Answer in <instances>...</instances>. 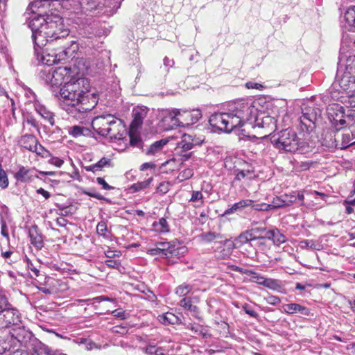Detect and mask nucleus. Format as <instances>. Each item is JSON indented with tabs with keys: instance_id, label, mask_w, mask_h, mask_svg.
Masks as SVG:
<instances>
[{
	"instance_id": "nucleus-1",
	"label": "nucleus",
	"mask_w": 355,
	"mask_h": 355,
	"mask_svg": "<svg viewBox=\"0 0 355 355\" xmlns=\"http://www.w3.org/2000/svg\"><path fill=\"white\" fill-rule=\"evenodd\" d=\"M89 88V83L85 78L67 82L59 92L62 108L76 119L93 110L97 100L94 94H88Z\"/></svg>"
},
{
	"instance_id": "nucleus-2",
	"label": "nucleus",
	"mask_w": 355,
	"mask_h": 355,
	"mask_svg": "<svg viewBox=\"0 0 355 355\" xmlns=\"http://www.w3.org/2000/svg\"><path fill=\"white\" fill-rule=\"evenodd\" d=\"M328 97L326 96H312V103H314L315 121H318L322 112L326 108L327 118L336 130L338 131L346 126L345 119L346 114L345 109L339 104L334 103L327 107Z\"/></svg>"
},
{
	"instance_id": "nucleus-3",
	"label": "nucleus",
	"mask_w": 355,
	"mask_h": 355,
	"mask_svg": "<svg viewBox=\"0 0 355 355\" xmlns=\"http://www.w3.org/2000/svg\"><path fill=\"white\" fill-rule=\"evenodd\" d=\"M257 109L252 103L246 100L241 99L234 102V107L230 111L234 118L237 119L238 128L242 127L245 123L250 121L256 115Z\"/></svg>"
},
{
	"instance_id": "nucleus-4",
	"label": "nucleus",
	"mask_w": 355,
	"mask_h": 355,
	"mask_svg": "<svg viewBox=\"0 0 355 355\" xmlns=\"http://www.w3.org/2000/svg\"><path fill=\"white\" fill-rule=\"evenodd\" d=\"M237 119L230 112H216L211 114L209 123L214 132L230 133L237 128Z\"/></svg>"
},
{
	"instance_id": "nucleus-5",
	"label": "nucleus",
	"mask_w": 355,
	"mask_h": 355,
	"mask_svg": "<svg viewBox=\"0 0 355 355\" xmlns=\"http://www.w3.org/2000/svg\"><path fill=\"white\" fill-rule=\"evenodd\" d=\"M44 33L49 35L53 40H63L69 35V30L64 28L62 18L55 15L52 17H47L44 23Z\"/></svg>"
},
{
	"instance_id": "nucleus-6",
	"label": "nucleus",
	"mask_w": 355,
	"mask_h": 355,
	"mask_svg": "<svg viewBox=\"0 0 355 355\" xmlns=\"http://www.w3.org/2000/svg\"><path fill=\"white\" fill-rule=\"evenodd\" d=\"M337 81L338 79L347 78L350 83H355V55L340 53L338 62V70L336 74Z\"/></svg>"
},
{
	"instance_id": "nucleus-7",
	"label": "nucleus",
	"mask_w": 355,
	"mask_h": 355,
	"mask_svg": "<svg viewBox=\"0 0 355 355\" xmlns=\"http://www.w3.org/2000/svg\"><path fill=\"white\" fill-rule=\"evenodd\" d=\"M29 26L32 30V40L34 43V51L39 59V54L44 53V49L47 44H51L53 42L49 35L44 33V27L42 24L37 28H35V21L30 22Z\"/></svg>"
},
{
	"instance_id": "nucleus-8",
	"label": "nucleus",
	"mask_w": 355,
	"mask_h": 355,
	"mask_svg": "<svg viewBox=\"0 0 355 355\" xmlns=\"http://www.w3.org/2000/svg\"><path fill=\"white\" fill-rule=\"evenodd\" d=\"M31 337L32 334L30 331L23 326H19L9 331L8 336L4 340V344L9 345V349L20 345L26 346Z\"/></svg>"
},
{
	"instance_id": "nucleus-9",
	"label": "nucleus",
	"mask_w": 355,
	"mask_h": 355,
	"mask_svg": "<svg viewBox=\"0 0 355 355\" xmlns=\"http://www.w3.org/2000/svg\"><path fill=\"white\" fill-rule=\"evenodd\" d=\"M254 118L253 127L261 130V137H266L276 130V120L274 117L264 113H256Z\"/></svg>"
},
{
	"instance_id": "nucleus-10",
	"label": "nucleus",
	"mask_w": 355,
	"mask_h": 355,
	"mask_svg": "<svg viewBox=\"0 0 355 355\" xmlns=\"http://www.w3.org/2000/svg\"><path fill=\"white\" fill-rule=\"evenodd\" d=\"M277 148L291 152L297 148V140L295 132L291 129H285L279 132V135L275 141Z\"/></svg>"
},
{
	"instance_id": "nucleus-11",
	"label": "nucleus",
	"mask_w": 355,
	"mask_h": 355,
	"mask_svg": "<svg viewBox=\"0 0 355 355\" xmlns=\"http://www.w3.org/2000/svg\"><path fill=\"white\" fill-rule=\"evenodd\" d=\"M71 69L67 67H58L49 71L46 76V81L52 87L61 85L71 76Z\"/></svg>"
},
{
	"instance_id": "nucleus-12",
	"label": "nucleus",
	"mask_w": 355,
	"mask_h": 355,
	"mask_svg": "<svg viewBox=\"0 0 355 355\" xmlns=\"http://www.w3.org/2000/svg\"><path fill=\"white\" fill-rule=\"evenodd\" d=\"M37 288L45 294H57L64 292L67 286L60 279L47 277L44 282L40 281V286H37Z\"/></svg>"
},
{
	"instance_id": "nucleus-13",
	"label": "nucleus",
	"mask_w": 355,
	"mask_h": 355,
	"mask_svg": "<svg viewBox=\"0 0 355 355\" xmlns=\"http://www.w3.org/2000/svg\"><path fill=\"white\" fill-rule=\"evenodd\" d=\"M21 322V315L18 309L12 305L0 311V328H9L17 326Z\"/></svg>"
},
{
	"instance_id": "nucleus-14",
	"label": "nucleus",
	"mask_w": 355,
	"mask_h": 355,
	"mask_svg": "<svg viewBox=\"0 0 355 355\" xmlns=\"http://www.w3.org/2000/svg\"><path fill=\"white\" fill-rule=\"evenodd\" d=\"M114 115L111 114H103L95 116L92 121V127L93 130L99 135L107 137L109 128L114 120Z\"/></svg>"
},
{
	"instance_id": "nucleus-15",
	"label": "nucleus",
	"mask_w": 355,
	"mask_h": 355,
	"mask_svg": "<svg viewBox=\"0 0 355 355\" xmlns=\"http://www.w3.org/2000/svg\"><path fill=\"white\" fill-rule=\"evenodd\" d=\"M347 78L338 79V85L341 89L345 92L342 96V102L348 107H355V83H350Z\"/></svg>"
},
{
	"instance_id": "nucleus-16",
	"label": "nucleus",
	"mask_w": 355,
	"mask_h": 355,
	"mask_svg": "<svg viewBox=\"0 0 355 355\" xmlns=\"http://www.w3.org/2000/svg\"><path fill=\"white\" fill-rule=\"evenodd\" d=\"M177 113L179 114L178 121L180 126H189L193 125L198 121L201 118L202 114L199 110H177Z\"/></svg>"
},
{
	"instance_id": "nucleus-17",
	"label": "nucleus",
	"mask_w": 355,
	"mask_h": 355,
	"mask_svg": "<svg viewBox=\"0 0 355 355\" xmlns=\"http://www.w3.org/2000/svg\"><path fill=\"white\" fill-rule=\"evenodd\" d=\"M127 135V130L123 121L114 116V120L112 122L109 130L108 135L111 140L123 139Z\"/></svg>"
},
{
	"instance_id": "nucleus-18",
	"label": "nucleus",
	"mask_w": 355,
	"mask_h": 355,
	"mask_svg": "<svg viewBox=\"0 0 355 355\" xmlns=\"http://www.w3.org/2000/svg\"><path fill=\"white\" fill-rule=\"evenodd\" d=\"M15 179L19 182H30L38 176L35 172V168L19 166V170L14 174Z\"/></svg>"
},
{
	"instance_id": "nucleus-19",
	"label": "nucleus",
	"mask_w": 355,
	"mask_h": 355,
	"mask_svg": "<svg viewBox=\"0 0 355 355\" xmlns=\"http://www.w3.org/2000/svg\"><path fill=\"white\" fill-rule=\"evenodd\" d=\"M286 193L276 196L273 198L272 204L260 203L257 204L255 206V210L257 211H268L274 208H280L283 207H287L286 201Z\"/></svg>"
},
{
	"instance_id": "nucleus-20",
	"label": "nucleus",
	"mask_w": 355,
	"mask_h": 355,
	"mask_svg": "<svg viewBox=\"0 0 355 355\" xmlns=\"http://www.w3.org/2000/svg\"><path fill=\"white\" fill-rule=\"evenodd\" d=\"M177 110H166L163 112L162 121L166 129H173L175 127L180 126V122L178 119H179V114L177 113Z\"/></svg>"
},
{
	"instance_id": "nucleus-21",
	"label": "nucleus",
	"mask_w": 355,
	"mask_h": 355,
	"mask_svg": "<svg viewBox=\"0 0 355 355\" xmlns=\"http://www.w3.org/2000/svg\"><path fill=\"white\" fill-rule=\"evenodd\" d=\"M156 246L162 252L165 259L178 258L180 248H176L174 244L169 242H159L156 243Z\"/></svg>"
},
{
	"instance_id": "nucleus-22",
	"label": "nucleus",
	"mask_w": 355,
	"mask_h": 355,
	"mask_svg": "<svg viewBox=\"0 0 355 355\" xmlns=\"http://www.w3.org/2000/svg\"><path fill=\"white\" fill-rule=\"evenodd\" d=\"M148 108L146 106H137L132 110L133 120L131 122L130 127L137 128L143 123L144 119L146 117Z\"/></svg>"
},
{
	"instance_id": "nucleus-23",
	"label": "nucleus",
	"mask_w": 355,
	"mask_h": 355,
	"mask_svg": "<svg viewBox=\"0 0 355 355\" xmlns=\"http://www.w3.org/2000/svg\"><path fill=\"white\" fill-rule=\"evenodd\" d=\"M18 144L28 151L33 152V150H35L36 145L39 144V141L33 134H25L19 138Z\"/></svg>"
},
{
	"instance_id": "nucleus-24",
	"label": "nucleus",
	"mask_w": 355,
	"mask_h": 355,
	"mask_svg": "<svg viewBox=\"0 0 355 355\" xmlns=\"http://www.w3.org/2000/svg\"><path fill=\"white\" fill-rule=\"evenodd\" d=\"M31 243L37 249L40 250L44 245L43 236L37 225H33L29 229Z\"/></svg>"
},
{
	"instance_id": "nucleus-25",
	"label": "nucleus",
	"mask_w": 355,
	"mask_h": 355,
	"mask_svg": "<svg viewBox=\"0 0 355 355\" xmlns=\"http://www.w3.org/2000/svg\"><path fill=\"white\" fill-rule=\"evenodd\" d=\"M282 309L284 312L287 314L300 313L304 315L309 314V309L308 308L297 303L284 304Z\"/></svg>"
},
{
	"instance_id": "nucleus-26",
	"label": "nucleus",
	"mask_w": 355,
	"mask_h": 355,
	"mask_svg": "<svg viewBox=\"0 0 355 355\" xmlns=\"http://www.w3.org/2000/svg\"><path fill=\"white\" fill-rule=\"evenodd\" d=\"M265 239H268V240H272L273 243L275 245H280L286 242V236L280 232V231L277 229H272L267 231H265Z\"/></svg>"
},
{
	"instance_id": "nucleus-27",
	"label": "nucleus",
	"mask_w": 355,
	"mask_h": 355,
	"mask_svg": "<svg viewBox=\"0 0 355 355\" xmlns=\"http://www.w3.org/2000/svg\"><path fill=\"white\" fill-rule=\"evenodd\" d=\"M344 19L349 31H355V6H349L344 12Z\"/></svg>"
},
{
	"instance_id": "nucleus-28",
	"label": "nucleus",
	"mask_w": 355,
	"mask_h": 355,
	"mask_svg": "<svg viewBox=\"0 0 355 355\" xmlns=\"http://www.w3.org/2000/svg\"><path fill=\"white\" fill-rule=\"evenodd\" d=\"M168 142V140L162 139L159 141H155L152 144L149 148L146 150V154L149 156H154L158 153H160L164 147Z\"/></svg>"
},
{
	"instance_id": "nucleus-29",
	"label": "nucleus",
	"mask_w": 355,
	"mask_h": 355,
	"mask_svg": "<svg viewBox=\"0 0 355 355\" xmlns=\"http://www.w3.org/2000/svg\"><path fill=\"white\" fill-rule=\"evenodd\" d=\"M158 320L163 324H178L181 323V319L171 312H167L164 314L159 315Z\"/></svg>"
},
{
	"instance_id": "nucleus-30",
	"label": "nucleus",
	"mask_w": 355,
	"mask_h": 355,
	"mask_svg": "<svg viewBox=\"0 0 355 355\" xmlns=\"http://www.w3.org/2000/svg\"><path fill=\"white\" fill-rule=\"evenodd\" d=\"M257 204H254V201L252 200L246 199V200H240L238 202L234 203L232 207L227 209L225 211V214H230L233 213L234 211H236L239 209H241L243 208H245L246 207H251L254 209H255V206Z\"/></svg>"
},
{
	"instance_id": "nucleus-31",
	"label": "nucleus",
	"mask_w": 355,
	"mask_h": 355,
	"mask_svg": "<svg viewBox=\"0 0 355 355\" xmlns=\"http://www.w3.org/2000/svg\"><path fill=\"white\" fill-rule=\"evenodd\" d=\"M75 343L80 346H83V348L88 351L101 349V345L88 338H78L75 340Z\"/></svg>"
},
{
	"instance_id": "nucleus-32",
	"label": "nucleus",
	"mask_w": 355,
	"mask_h": 355,
	"mask_svg": "<svg viewBox=\"0 0 355 355\" xmlns=\"http://www.w3.org/2000/svg\"><path fill=\"white\" fill-rule=\"evenodd\" d=\"M30 125L31 128L35 129L39 132L40 127L38 121L35 116L29 112L23 113L22 114V126L23 130H26V125Z\"/></svg>"
},
{
	"instance_id": "nucleus-33",
	"label": "nucleus",
	"mask_w": 355,
	"mask_h": 355,
	"mask_svg": "<svg viewBox=\"0 0 355 355\" xmlns=\"http://www.w3.org/2000/svg\"><path fill=\"white\" fill-rule=\"evenodd\" d=\"M105 166H112V160L106 157H103L97 163L86 166L85 169L87 171L95 173L101 171L102 168Z\"/></svg>"
},
{
	"instance_id": "nucleus-34",
	"label": "nucleus",
	"mask_w": 355,
	"mask_h": 355,
	"mask_svg": "<svg viewBox=\"0 0 355 355\" xmlns=\"http://www.w3.org/2000/svg\"><path fill=\"white\" fill-rule=\"evenodd\" d=\"M37 112L49 123L53 126L55 125L54 114L42 105L35 106Z\"/></svg>"
},
{
	"instance_id": "nucleus-35",
	"label": "nucleus",
	"mask_w": 355,
	"mask_h": 355,
	"mask_svg": "<svg viewBox=\"0 0 355 355\" xmlns=\"http://www.w3.org/2000/svg\"><path fill=\"white\" fill-rule=\"evenodd\" d=\"M311 126V115L309 113H303L300 119L299 130L303 133L309 135V127Z\"/></svg>"
},
{
	"instance_id": "nucleus-36",
	"label": "nucleus",
	"mask_w": 355,
	"mask_h": 355,
	"mask_svg": "<svg viewBox=\"0 0 355 355\" xmlns=\"http://www.w3.org/2000/svg\"><path fill=\"white\" fill-rule=\"evenodd\" d=\"M153 229L157 233H167L170 231V227L166 219L161 218L157 221L153 223Z\"/></svg>"
},
{
	"instance_id": "nucleus-37",
	"label": "nucleus",
	"mask_w": 355,
	"mask_h": 355,
	"mask_svg": "<svg viewBox=\"0 0 355 355\" xmlns=\"http://www.w3.org/2000/svg\"><path fill=\"white\" fill-rule=\"evenodd\" d=\"M254 177V171L251 166L247 168L239 170L235 176V180L241 181L244 179L251 180Z\"/></svg>"
},
{
	"instance_id": "nucleus-38",
	"label": "nucleus",
	"mask_w": 355,
	"mask_h": 355,
	"mask_svg": "<svg viewBox=\"0 0 355 355\" xmlns=\"http://www.w3.org/2000/svg\"><path fill=\"white\" fill-rule=\"evenodd\" d=\"M189 202H193L195 208H200L204 206L205 200L202 193L200 191H192Z\"/></svg>"
},
{
	"instance_id": "nucleus-39",
	"label": "nucleus",
	"mask_w": 355,
	"mask_h": 355,
	"mask_svg": "<svg viewBox=\"0 0 355 355\" xmlns=\"http://www.w3.org/2000/svg\"><path fill=\"white\" fill-rule=\"evenodd\" d=\"M265 232V228H254L250 230H247L245 232V235L247 236L249 241L252 240H259V245H265V237L264 236H256L254 233L259 232Z\"/></svg>"
},
{
	"instance_id": "nucleus-40",
	"label": "nucleus",
	"mask_w": 355,
	"mask_h": 355,
	"mask_svg": "<svg viewBox=\"0 0 355 355\" xmlns=\"http://www.w3.org/2000/svg\"><path fill=\"white\" fill-rule=\"evenodd\" d=\"M178 146L184 151L192 149L194 147L193 135L189 134H184L182 137V140L178 144Z\"/></svg>"
},
{
	"instance_id": "nucleus-41",
	"label": "nucleus",
	"mask_w": 355,
	"mask_h": 355,
	"mask_svg": "<svg viewBox=\"0 0 355 355\" xmlns=\"http://www.w3.org/2000/svg\"><path fill=\"white\" fill-rule=\"evenodd\" d=\"M67 47L63 46L62 47V51L58 53H55L53 60H49L46 61L47 65H53L54 64H58L62 60H64L67 58V52L66 51Z\"/></svg>"
},
{
	"instance_id": "nucleus-42",
	"label": "nucleus",
	"mask_w": 355,
	"mask_h": 355,
	"mask_svg": "<svg viewBox=\"0 0 355 355\" xmlns=\"http://www.w3.org/2000/svg\"><path fill=\"white\" fill-rule=\"evenodd\" d=\"M130 144L133 147L141 148L143 145L140 135L132 129L129 131Z\"/></svg>"
},
{
	"instance_id": "nucleus-43",
	"label": "nucleus",
	"mask_w": 355,
	"mask_h": 355,
	"mask_svg": "<svg viewBox=\"0 0 355 355\" xmlns=\"http://www.w3.org/2000/svg\"><path fill=\"white\" fill-rule=\"evenodd\" d=\"M200 237L201 241L205 243H211L216 239H223V236L220 234L212 232L202 233L200 234Z\"/></svg>"
},
{
	"instance_id": "nucleus-44",
	"label": "nucleus",
	"mask_w": 355,
	"mask_h": 355,
	"mask_svg": "<svg viewBox=\"0 0 355 355\" xmlns=\"http://www.w3.org/2000/svg\"><path fill=\"white\" fill-rule=\"evenodd\" d=\"M153 177H150L144 181L137 182V183L133 184L131 186L130 189L134 192H137V191H139L144 189H146L150 186V183L153 182Z\"/></svg>"
},
{
	"instance_id": "nucleus-45",
	"label": "nucleus",
	"mask_w": 355,
	"mask_h": 355,
	"mask_svg": "<svg viewBox=\"0 0 355 355\" xmlns=\"http://www.w3.org/2000/svg\"><path fill=\"white\" fill-rule=\"evenodd\" d=\"M193 286L189 284L183 283L179 285L175 289V293L180 296H186L192 291Z\"/></svg>"
},
{
	"instance_id": "nucleus-46",
	"label": "nucleus",
	"mask_w": 355,
	"mask_h": 355,
	"mask_svg": "<svg viewBox=\"0 0 355 355\" xmlns=\"http://www.w3.org/2000/svg\"><path fill=\"white\" fill-rule=\"evenodd\" d=\"M245 274L250 276V281L252 282H254L257 284L262 285L263 284V281L265 280L264 277L261 276L257 272L253 271V270H245L243 272Z\"/></svg>"
},
{
	"instance_id": "nucleus-47",
	"label": "nucleus",
	"mask_w": 355,
	"mask_h": 355,
	"mask_svg": "<svg viewBox=\"0 0 355 355\" xmlns=\"http://www.w3.org/2000/svg\"><path fill=\"white\" fill-rule=\"evenodd\" d=\"M263 286L273 291H278L281 288L279 281L270 278H265Z\"/></svg>"
},
{
	"instance_id": "nucleus-48",
	"label": "nucleus",
	"mask_w": 355,
	"mask_h": 355,
	"mask_svg": "<svg viewBox=\"0 0 355 355\" xmlns=\"http://www.w3.org/2000/svg\"><path fill=\"white\" fill-rule=\"evenodd\" d=\"M85 131H88V129L80 125H73L69 130V133L73 137H79L82 135H85Z\"/></svg>"
},
{
	"instance_id": "nucleus-49",
	"label": "nucleus",
	"mask_w": 355,
	"mask_h": 355,
	"mask_svg": "<svg viewBox=\"0 0 355 355\" xmlns=\"http://www.w3.org/2000/svg\"><path fill=\"white\" fill-rule=\"evenodd\" d=\"M12 304L9 302L6 291L0 288V311L6 309Z\"/></svg>"
},
{
	"instance_id": "nucleus-50",
	"label": "nucleus",
	"mask_w": 355,
	"mask_h": 355,
	"mask_svg": "<svg viewBox=\"0 0 355 355\" xmlns=\"http://www.w3.org/2000/svg\"><path fill=\"white\" fill-rule=\"evenodd\" d=\"M313 196H314V198H315V200H318L319 198L322 200V202H319V203L314 202V203H313L312 206L315 207V209H318L319 207H323L325 205V203H326L325 198L328 197L324 193H320V192L316 191H312V197Z\"/></svg>"
},
{
	"instance_id": "nucleus-51",
	"label": "nucleus",
	"mask_w": 355,
	"mask_h": 355,
	"mask_svg": "<svg viewBox=\"0 0 355 355\" xmlns=\"http://www.w3.org/2000/svg\"><path fill=\"white\" fill-rule=\"evenodd\" d=\"M32 153H36L38 156L41 157L42 158H49L51 157V153L49 152V150L46 149L40 143L39 144L36 145L35 150H33Z\"/></svg>"
},
{
	"instance_id": "nucleus-52",
	"label": "nucleus",
	"mask_w": 355,
	"mask_h": 355,
	"mask_svg": "<svg viewBox=\"0 0 355 355\" xmlns=\"http://www.w3.org/2000/svg\"><path fill=\"white\" fill-rule=\"evenodd\" d=\"M55 52L49 48H44V53L39 54L43 63L46 64V61L49 60H53Z\"/></svg>"
},
{
	"instance_id": "nucleus-53",
	"label": "nucleus",
	"mask_w": 355,
	"mask_h": 355,
	"mask_svg": "<svg viewBox=\"0 0 355 355\" xmlns=\"http://www.w3.org/2000/svg\"><path fill=\"white\" fill-rule=\"evenodd\" d=\"M188 329L191 330L197 336H202L205 337L207 335L206 329L198 324H190L188 326Z\"/></svg>"
},
{
	"instance_id": "nucleus-54",
	"label": "nucleus",
	"mask_w": 355,
	"mask_h": 355,
	"mask_svg": "<svg viewBox=\"0 0 355 355\" xmlns=\"http://www.w3.org/2000/svg\"><path fill=\"white\" fill-rule=\"evenodd\" d=\"M9 181L6 172L3 170L0 161V187L6 189L8 187Z\"/></svg>"
},
{
	"instance_id": "nucleus-55",
	"label": "nucleus",
	"mask_w": 355,
	"mask_h": 355,
	"mask_svg": "<svg viewBox=\"0 0 355 355\" xmlns=\"http://www.w3.org/2000/svg\"><path fill=\"white\" fill-rule=\"evenodd\" d=\"M107 232V223L104 220L100 221L96 226V232L98 236H103V238H107L106 233Z\"/></svg>"
},
{
	"instance_id": "nucleus-56",
	"label": "nucleus",
	"mask_w": 355,
	"mask_h": 355,
	"mask_svg": "<svg viewBox=\"0 0 355 355\" xmlns=\"http://www.w3.org/2000/svg\"><path fill=\"white\" fill-rule=\"evenodd\" d=\"M193 175V171L191 168H185L182 170L178 175V179L180 182L189 180Z\"/></svg>"
},
{
	"instance_id": "nucleus-57",
	"label": "nucleus",
	"mask_w": 355,
	"mask_h": 355,
	"mask_svg": "<svg viewBox=\"0 0 355 355\" xmlns=\"http://www.w3.org/2000/svg\"><path fill=\"white\" fill-rule=\"evenodd\" d=\"M242 309L245 313L250 317L254 318H257L259 317V314L248 304L245 303L243 304Z\"/></svg>"
},
{
	"instance_id": "nucleus-58",
	"label": "nucleus",
	"mask_w": 355,
	"mask_h": 355,
	"mask_svg": "<svg viewBox=\"0 0 355 355\" xmlns=\"http://www.w3.org/2000/svg\"><path fill=\"white\" fill-rule=\"evenodd\" d=\"M180 305L186 310H192L193 305L191 299L190 297H184L182 299L180 302Z\"/></svg>"
},
{
	"instance_id": "nucleus-59",
	"label": "nucleus",
	"mask_w": 355,
	"mask_h": 355,
	"mask_svg": "<svg viewBox=\"0 0 355 355\" xmlns=\"http://www.w3.org/2000/svg\"><path fill=\"white\" fill-rule=\"evenodd\" d=\"M169 187L170 183L168 182H162L157 187V192L164 195L169 191Z\"/></svg>"
},
{
	"instance_id": "nucleus-60",
	"label": "nucleus",
	"mask_w": 355,
	"mask_h": 355,
	"mask_svg": "<svg viewBox=\"0 0 355 355\" xmlns=\"http://www.w3.org/2000/svg\"><path fill=\"white\" fill-rule=\"evenodd\" d=\"M33 355H65L58 352H51L47 349H40L35 351Z\"/></svg>"
},
{
	"instance_id": "nucleus-61",
	"label": "nucleus",
	"mask_w": 355,
	"mask_h": 355,
	"mask_svg": "<svg viewBox=\"0 0 355 355\" xmlns=\"http://www.w3.org/2000/svg\"><path fill=\"white\" fill-rule=\"evenodd\" d=\"M353 143L351 142V137L349 134L343 135L342 137V144L340 146V148H346L351 146Z\"/></svg>"
},
{
	"instance_id": "nucleus-62",
	"label": "nucleus",
	"mask_w": 355,
	"mask_h": 355,
	"mask_svg": "<svg viewBox=\"0 0 355 355\" xmlns=\"http://www.w3.org/2000/svg\"><path fill=\"white\" fill-rule=\"evenodd\" d=\"M49 158L50 159H49V163L57 167H60L64 163V160L59 157H53L51 155V157Z\"/></svg>"
},
{
	"instance_id": "nucleus-63",
	"label": "nucleus",
	"mask_w": 355,
	"mask_h": 355,
	"mask_svg": "<svg viewBox=\"0 0 355 355\" xmlns=\"http://www.w3.org/2000/svg\"><path fill=\"white\" fill-rule=\"evenodd\" d=\"M112 331L116 334H125L128 330L125 326L116 325L112 327Z\"/></svg>"
},
{
	"instance_id": "nucleus-64",
	"label": "nucleus",
	"mask_w": 355,
	"mask_h": 355,
	"mask_svg": "<svg viewBox=\"0 0 355 355\" xmlns=\"http://www.w3.org/2000/svg\"><path fill=\"white\" fill-rule=\"evenodd\" d=\"M87 7L86 8L87 10L93 11L98 9L99 3H97L96 0H89L87 1Z\"/></svg>"
}]
</instances>
